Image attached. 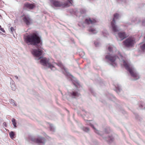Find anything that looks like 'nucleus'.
Wrapping results in <instances>:
<instances>
[{"instance_id":"f257e3e1","label":"nucleus","mask_w":145,"mask_h":145,"mask_svg":"<svg viewBox=\"0 0 145 145\" xmlns=\"http://www.w3.org/2000/svg\"><path fill=\"white\" fill-rule=\"evenodd\" d=\"M42 42L41 36L37 32V60L40 59V63L42 65L50 68L52 70L55 71L56 68L49 62V59L42 57Z\"/></svg>"},{"instance_id":"f03ea898","label":"nucleus","mask_w":145,"mask_h":145,"mask_svg":"<svg viewBox=\"0 0 145 145\" xmlns=\"http://www.w3.org/2000/svg\"><path fill=\"white\" fill-rule=\"evenodd\" d=\"M120 60L123 63V65L126 69L129 71L131 76L134 78V80H136L140 78V76L134 68L125 61L123 57L120 54Z\"/></svg>"},{"instance_id":"7ed1b4c3","label":"nucleus","mask_w":145,"mask_h":145,"mask_svg":"<svg viewBox=\"0 0 145 145\" xmlns=\"http://www.w3.org/2000/svg\"><path fill=\"white\" fill-rule=\"evenodd\" d=\"M24 40L25 42L28 45L35 46V48L36 47V33L25 35L24 37Z\"/></svg>"},{"instance_id":"20e7f679","label":"nucleus","mask_w":145,"mask_h":145,"mask_svg":"<svg viewBox=\"0 0 145 145\" xmlns=\"http://www.w3.org/2000/svg\"><path fill=\"white\" fill-rule=\"evenodd\" d=\"M68 1L65 3L56 0H50V2L54 6L56 7L62 6L63 7H67L70 6V4L72 5L73 0H67Z\"/></svg>"},{"instance_id":"39448f33","label":"nucleus","mask_w":145,"mask_h":145,"mask_svg":"<svg viewBox=\"0 0 145 145\" xmlns=\"http://www.w3.org/2000/svg\"><path fill=\"white\" fill-rule=\"evenodd\" d=\"M85 23L87 24L89 27L88 30L89 32L91 33L95 34L97 32L96 29L92 27L94 25V24L96 22V20L94 19L91 20L90 18H86L85 20Z\"/></svg>"},{"instance_id":"423d86ee","label":"nucleus","mask_w":145,"mask_h":145,"mask_svg":"<svg viewBox=\"0 0 145 145\" xmlns=\"http://www.w3.org/2000/svg\"><path fill=\"white\" fill-rule=\"evenodd\" d=\"M119 18V14L116 13L114 14V18L111 22V26L112 30L114 32L119 31L121 30L118 26L116 25V23L115 19H118Z\"/></svg>"},{"instance_id":"0eeeda50","label":"nucleus","mask_w":145,"mask_h":145,"mask_svg":"<svg viewBox=\"0 0 145 145\" xmlns=\"http://www.w3.org/2000/svg\"><path fill=\"white\" fill-rule=\"evenodd\" d=\"M105 58L107 59L109 61H110V65L114 67H115L117 66V64L115 62V61L118 57L116 56H112L110 54H108L105 56Z\"/></svg>"},{"instance_id":"6e6552de","label":"nucleus","mask_w":145,"mask_h":145,"mask_svg":"<svg viewBox=\"0 0 145 145\" xmlns=\"http://www.w3.org/2000/svg\"><path fill=\"white\" fill-rule=\"evenodd\" d=\"M135 42L134 39L128 38L123 42V43L125 46L127 48L133 47Z\"/></svg>"},{"instance_id":"1a4fd4ad","label":"nucleus","mask_w":145,"mask_h":145,"mask_svg":"<svg viewBox=\"0 0 145 145\" xmlns=\"http://www.w3.org/2000/svg\"><path fill=\"white\" fill-rule=\"evenodd\" d=\"M85 121L86 122L88 125H90L94 129V132L100 135H102L103 133L102 132L99 131L94 127V125H97V124L95 121L92 120H86Z\"/></svg>"},{"instance_id":"9d476101","label":"nucleus","mask_w":145,"mask_h":145,"mask_svg":"<svg viewBox=\"0 0 145 145\" xmlns=\"http://www.w3.org/2000/svg\"><path fill=\"white\" fill-rule=\"evenodd\" d=\"M46 142V140L44 137L37 136V145H44Z\"/></svg>"},{"instance_id":"9b49d317","label":"nucleus","mask_w":145,"mask_h":145,"mask_svg":"<svg viewBox=\"0 0 145 145\" xmlns=\"http://www.w3.org/2000/svg\"><path fill=\"white\" fill-rule=\"evenodd\" d=\"M68 94L72 98H76L80 96V94L79 93L75 91L69 92Z\"/></svg>"},{"instance_id":"f8f14e48","label":"nucleus","mask_w":145,"mask_h":145,"mask_svg":"<svg viewBox=\"0 0 145 145\" xmlns=\"http://www.w3.org/2000/svg\"><path fill=\"white\" fill-rule=\"evenodd\" d=\"M23 20L27 25H29L32 22V20L28 15H24Z\"/></svg>"},{"instance_id":"ddd939ff","label":"nucleus","mask_w":145,"mask_h":145,"mask_svg":"<svg viewBox=\"0 0 145 145\" xmlns=\"http://www.w3.org/2000/svg\"><path fill=\"white\" fill-rule=\"evenodd\" d=\"M71 76L72 78L71 79V80L73 84L77 88H78V87H80V85L78 81L76 80V78H74L72 76Z\"/></svg>"},{"instance_id":"4468645a","label":"nucleus","mask_w":145,"mask_h":145,"mask_svg":"<svg viewBox=\"0 0 145 145\" xmlns=\"http://www.w3.org/2000/svg\"><path fill=\"white\" fill-rule=\"evenodd\" d=\"M118 35L120 39V40H123L127 37L125 33L124 32H119L118 33Z\"/></svg>"},{"instance_id":"2eb2a0df","label":"nucleus","mask_w":145,"mask_h":145,"mask_svg":"<svg viewBox=\"0 0 145 145\" xmlns=\"http://www.w3.org/2000/svg\"><path fill=\"white\" fill-rule=\"evenodd\" d=\"M103 138L109 143L112 142L114 140V138L112 136H109L107 137H104Z\"/></svg>"},{"instance_id":"dca6fc26","label":"nucleus","mask_w":145,"mask_h":145,"mask_svg":"<svg viewBox=\"0 0 145 145\" xmlns=\"http://www.w3.org/2000/svg\"><path fill=\"white\" fill-rule=\"evenodd\" d=\"M25 6L29 9H32L35 7L32 4L26 3L24 5Z\"/></svg>"},{"instance_id":"f3484780","label":"nucleus","mask_w":145,"mask_h":145,"mask_svg":"<svg viewBox=\"0 0 145 145\" xmlns=\"http://www.w3.org/2000/svg\"><path fill=\"white\" fill-rule=\"evenodd\" d=\"M57 65L59 66L61 68H63L64 70L65 71V72L68 75H70L69 73L67 72V69L65 67H64L62 65V64L60 63H58L57 64Z\"/></svg>"},{"instance_id":"a211bd4d","label":"nucleus","mask_w":145,"mask_h":145,"mask_svg":"<svg viewBox=\"0 0 145 145\" xmlns=\"http://www.w3.org/2000/svg\"><path fill=\"white\" fill-rule=\"evenodd\" d=\"M116 89H115L118 93H119V92H120L121 90V89L120 85L119 84H117L115 86Z\"/></svg>"},{"instance_id":"6ab92c4d","label":"nucleus","mask_w":145,"mask_h":145,"mask_svg":"<svg viewBox=\"0 0 145 145\" xmlns=\"http://www.w3.org/2000/svg\"><path fill=\"white\" fill-rule=\"evenodd\" d=\"M31 53L35 57V59H36V48H32L31 51Z\"/></svg>"},{"instance_id":"aec40b11","label":"nucleus","mask_w":145,"mask_h":145,"mask_svg":"<svg viewBox=\"0 0 145 145\" xmlns=\"http://www.w3.org/2000/svg\"><path fill=\"white\" fill-rule=\"evenodd\" d=\"M10 84L12 90L13 91L15 90L16 88L14 81L13 80H11L10 81Z\"/></svg>"},{"instance_id":"412c9836","label":"nucleus","mask_w":145,"mask_h":145,"mask_svg":"<svg viewBox=\"0 0 145 145\" xmlns=\"http://www.w3.org/2000/svg\"><path fill=\"white\" fill-rule=\"evenodd\" d=\"M139 107L140 109H145V103L143 102H141Z\"/></svg>"},{"instance_id":"4be33fe9","label":"nucleus","mask_w":145,"mask_h":145,"mask_svg":"<svg viewBox=\"0 0 145 145\" xmlns=\"http://www.w3.org/2000/svg\"><path fill=\"white\" fill-rule=\"evenodd\" d=\"M50 131L53 132H55V129L54 127L52 124H50Z\"/></svg>"},{"instance_id":"5701e85b","label":"nucleus","mask_w":145,"mask_h":145,"mask_svg":"<svg viewBox=\"0 0 145 145\" xmlns=\"http://www.w3.org/2000/svg\"><path fill=\"white\" fill-rule=\"evenodd\" d=\"M116 49V48L113 46H110L108 48V50L110 52H111L113 50Z\"/></svg>"},{"instance_id":"b1692460","label":"nucleus","mask_w":145,"mask_h":145,"mask_svg":"<svg viewBox=\"0 0 145 145\" xmlns=\"http://www.w3.org/2000/svg\"><path fill=\"white\" fill-rule=\"evenodd\" d=\"M140 49L144 52H145V43L140 46Z\"/></svg>"},{"instance_id":"393cba45","label":"nucleus","mask_w":145,"mask_h":145,"mask_svg":"<svg viewBox=\"0 0 145 145\" xmlns=\"http://www.w3.org/2000/svg\"><path fill=\"white\" fill-rule=\"evenodd\" d=\"M10 102L13 106H16L17 104L16 103L15 101L12 99H11L10 101Z\"/></svg>"},{"instance_id":"a878e982","label":"nucleus","mask_w":145,"mask_h":145,"mask_svg":"<svg viewBox=\"0 0 145 145\" xmlns=\"http://www.w3.org/2000/svg\"><path fill=\"white\" fill-rule=\"evenodd\" d=\"M12 123L14 127V128L16 127V121L15 119L14 118H13L12 119Z\"/></svg>"},{"instance_id":"bb28decb","label":"nucleus","mask_w":145,"mask_h":145,"mask_svg":"<svg viewBox=\"0 0 145 145\" xmlns=\"http://www.w3.org/2000/svg\"><path fill=\"white\" fill-rule=\"evenodd\" d=\"M80 12L81 14H84L86 13V10L84 8H81L80 10Z\"/></svg>"},{"instance_id":"cd10ccee","label":"nucleus","mask_w":145,"mask_h":145,"mask_svg":"<svg viewBox=\"0 0 145 145\" xmlns=\"http://www.w3.org/2000/svg\"><path fill=\"white\" fill-rule=\"evenodd\" d=\"M30 140L33 142H35L36 141L35 137L31 136L29 137Z\"/></svg>"},{"instance_id":"c85d7f7f","label":"nucleus","mask_w":145,"mask_h":145,"mask_svg":"<svg viewBox=\"0 0 145 145\" xmlns=\"http://www.w3.org/2000/svg\"><path fill=\"white\" fill-rule=\"evenodd\" d=\"M9 135L10 138L12 139H13L14 138V132L13 131L10 132L9 133Z\"/></svg>"},{"instance_id":"c756f323","label":"nucleus","mask_w":145,"mask_h":145,"mask_svg":"<svg viewBox=\"0 0 145 145\" xmlns=\"http://www.w3.org/2000/svg\"><path fill=\"white\" fill-rule=\"evenodd\" d=\"M83 130L84 131L88 132L89 131V129L87 127H84L83 128Z\"/></svg>"},{"instance_id":"7c9ffc66","label":"nucleus","mask_w":145,"mask_h":145,"mask_svg":"<svg viewBox=\"0 0 145 145\" xmlns=\"http://www.w3.org/2000/svg\"><path fill=\"white\" fill-rule=\"evenodd\" d=\"M85 55V53L84 52L82 51L80 53L79 55L80 56L83 57Z\"/></svg>"},{"instance_id":"2f4dec72","label":"nucleus","mask_w":145,"mask_h":145,"mask_svg":"<svg viewBox=\"0 0 145 145\" xmlns=\"http://www.w3.org/2000/svg\"><path fill=\"white\" fill-rule=\"evenodd\" d=\"M94 44L96 47H98V46H99V44H100L99 42H94Z\"/></svg>"},{"instance_id":"473e14b6","label":"nucleus","mask_w":145,"mask_h":145,"mask_svg":"<svg viewBox=\"0 0 145 145\" xmlns=\"http://www.w3.org/2000/svg\"><path fill=\"white\" fill-rule=\"evenodd\" d=\"M10 31L11 33L13 34L14 31V29L12 27H11L10 28Z\"/></svg>"},{"instance_id":"72a5a7b5","label":"nucleus","mask_w":145,"mask_h":145,"mask_svg":"<svg viewBox=\"0 0 145 145\" xmlns=\"http://www.w3.org/2000/svg\"><path fill=\"white\" fill-rule=\"evenodd\" d=\"M0 30L3 32L5 33V31L3 28L1 27V26L0 25Z\"/></svg>"},{"instance_id":"f704fd0d","label":"nucleus","mask_w":145,"mask_h":145,"mask_svg":"<svg viewBox=\"0 0 145 145\" xmlns=\"http://www.w3.org/2000/svg\"><path fill=\"white\" fill-rule=\"evenodd\" d=\"M115 97L112 95H110V99L111 100H112V99H115Z\"/></svg>"},{"instance_id":"c9c22d12","label":"nucleus","mask_w":145,"mask_h":145,"mask_svg":"<svg viewBox=\"0 0 145 145\" xmlns=\"http://www.w3.org/2000/svg\"><path fill=\"white\" fill-rule=\"evenodd\" d=\"M142 25H145V20H144L142 21Z\"/></svg>"},{"instance_id":"e433bc0d","label":"nucleus","mask_w":145,"mask_h":145,"mask_svg":"<svg viewBox=\"0 0 145 145\" xmlns=\"http://www.w3.org/2000/svg\"><path fill=\"white\" fill-rule=\"evenodd\" d=\"M14 77H15V78H16V79H18V77L17 76H14Z\"/></svg>"}]
</instances>
